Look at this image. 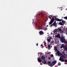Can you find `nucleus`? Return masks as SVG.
<instances>
[{"instance_id": "obj_1", "label": "nucleus", "mask_w": 67, "mask_h": 67, "mask_svg": "<svg viewBox=\"0 0 67 67\" xmlns=\"http://www.w3.org/2000/svg\"><path fill=\"white\" fill-rule=\"evenodd\" d=\"M60 40L62 43H65L66 41V39L65 38V37L63 36H61L60 38Z\"/></svg>"}, {"instance_id": "obj_2", "label": "nucleus", "mask_w": 67, "mask_h": 67, "mask_svg": "<svg viewBox=\"0 0 67 67\" xmlns=\"http://www.w3.org/2000/svg\"><path fill=\"white\" fill-rule=\"evenodd\" d=\"M54 21H55V19L54 18H52L50 21V22H49V25L52 24L54 22Z\"/></svg>"}, {"instance_id": "obj_3", "label": "nucleus", "mask_w": 67, "mask_h": 67, "mask_svg": "<svg viewBox=\"0 0 67 67\" xmlns=\"http://www.w3.org/2000/svg\"><path fill=\"white\" fill-rule=\"evenodd\" d=\"M52 18H55V20H56V21H60V19L57 18L55 16H53Z\"/></svg>"}, {"instance_id": "obj_4", "label": "nucleus", "mask_w": 67, "mask_h": 67, "mask_svg": "<svg viewBox=\"0 0 67 67\" xmlns=\"http://www.w3.org/2000/svg\"><path fill=\"white\" fill-rule=\"evenodd\" d=\"M57 63V62L56 60H54L52 62V66H54V65L55 64Z\"/></svg>"}, {"instance_id": "obj_5", "label": "nucleus", "mask_w": 67, "mask_h": 67, "mask_svg": "<svg viewBox=\"0 0 67 67\" xmlns=\"http://www.w3.org/2000/svg\"><path fill=\"white\" fill-rule=\"evenodd\" d=\"M48 66H53L52 63H51V62L48 61Z\"/></svg>"}, {"instance_id": "obj_6", "label": "nucleus", "mask_w": 67, "mask_h": 67, "mask_svg": "<svg viewBox=\"0 0 67 67\" xmlns=\"http://www.w3.org/2000/svg\"><path fill=\"white\" fill-rule=\"evenodd\" d=\"M39 33L41 35H42L44 34V32L42 31H40L39 32Z\"/></svg>"}, {"instance_id": "obj_7", "label": "nucleus", "mask_w": 67, "mask_h": 67, "mask_svg": "<svg viewBox=\"0 0 67 67\" xmlns=\"http://www.w3.org/2000/svg\"><path fill=\"white\" fill-rule=\"evenodd\" d=\"M42 59L43 60H45V58L44 57V55H42L41 57Z\"/></svg>"}, {"instance_id": "obj_8", "label": "nucleus", "mask_w": 67, "mask_h": 67, "mask_svg": "<svg viewBox=\"0 0 67 67\" xmlns=\"http://www.w3.org/2000/svg\"><path fill=\"white\" fill-rule=\"evenodd\" d=\"M55 36L56 37H58V38H59L60 36V35L59 34H58L57 35H55Z\"/></svg>"}, {"instance_id": "obj_9", "label": "nucleus", "mask_w": 67, "mask_h": 67, "mask_svg": "<svg viewBox=\"0 0 67 67\" xmlns=\"http://www.w3.org/2000/svg\"><path fill=\"white\" fill-rule=\"evenodd\" d=\"M59 60L62 62H64V61H65V59L63 58H60L59 59Z\"/></svg>"}, {"instance_id": "obj_10", "label": "nucleus", "mask_w": 67, "mask_h": 67, "mask_svg": "<svg viewBox=\"0 0 67 67\" xmlns=\"http://www.w3.org/2000/svg\"><path fill=\"white\" fill-rule=\"evenodd\" d=\"M60 21H58L59 22H60V21H62V23H63V24H65V21H63V20L62 19H60Z\"/></svg>"}, {"instance_id": "obj_11", "label": "nucleus", "mask_w": 67, "mask_h": 67, "mask_svg": "<svg viewBox=\"0 0 67 67\" xmlns=\"http://www.w3.org/2000/svg\"><path fill=\"white\" fill-rule=\"evenodd\" d=\"M38 62L39 63H41L42 62V60L40 58H38Z\"/></svg>"}, {"instance_id": "obj_12", "label": "nucleus", "mask_w": 67, "mask_h": 67, "mask_svg": "<svg viewBox=\"0 0 67 67\" xmlns=\"http://www.w3.org/2000/svg\"><path fill=\"white\" fill-rule=\"evenodd\" d=\"M53 25L54 26H55V27H57V25L56 23H53Z\"/></svg>"}, {"instance_id": "obj_13", "label": "nucleus", "mask_w": 67, "mask_h": 67, "mask_svg": "<svg viewBox=\"0 0 67 67\" xmlns=\"http://www.w3.org/2000/svg\"><path fill=\"white\" fill-rule=\"evenodd\" d=\"M58 32V29H56L54 30L53 31L54 33H56V32Z\"/></svg>"}, {"instance_id": "obj_14", "label": "nucleus", "mask_w": 67, "mask_h": 67, "mask_svg": "<svg viewBox=\"0 0 67 67\" xmlns=\"http://www.w3.org/2000/svg\"><path fill=\"white\" fill-rule=\"evenodd\" d=\"M44 61H42V62L43 63V64H46V61L45 60H43Z\"/></svg>"}, {"instance_id": "obj_15", "label": "nucleus", "mask_w": 67, "mask_h": 67, "mask_svg": "<svg viewBox=\"0 0 67 67\" xmlns=\"http://www.w3.org/2000/svg\"><path fill=\"white\" fill-rule=\"evenodd\" d=\"M63 47H64V44H62L60 47V48H62Z\"/></svg>"}, {"instance_id": "obj_16", "label": "nucleus", "mask_w": 67, "mask_h": 67, "mask_svg": "<svg viewBox=\"0 0 67 67\" xmlns=\"http://www.w3.org/2000/svg\"><path fill=\"white\" fill-rule=\"evenodd\" d=\"M57 54H58V55L59 56V55H60V52H59V51H58L57 52Z\"/></svg>"}, {"instance_id": "obj_17", "label": "nucleus", "mask_w": 67, "mask_h": 67, "mask_svg": "<svg viewBox=\"0 0 67 67\" xmlns=\"http://www.w3.org/2000/svg\"><path fill=\"white\" fill-rule=\"evenodd\" d=\"M59 25H64V24H63L62 22H60L59 23Z\"/></svg>"}, {"instance_id": "obj_18", "label": "nucleus", "mask_w": 67, "mask_h": 67, "mask_svg": "<svg viewBox=\"0 0 67 67\" xmlns=\"http://www.w3.org/2000/svg\"><path fill=\"white\" fill-rule=\"evenodd\" d=\"M49 18L50 19H52V18L53 17V16H52V15H50L48 16Z\"/></svg>"}, {"instance_id": "obj_19", "label": "nucleus", "mask_w": 67, "mask_h": 67, "mask_svg": "<svg viewBox=\"0 0 67 67\" xmlns=\"http://www.w3.org/2000/svg\"><path fill=\"white\" fill-rule=\"evenodd\" d=\"M48 48L50 49V48H51V45L49 44H48Z\"/></svg>"}, {"instance_id": "obj_20", "label": "nucleus", "mask_w": 67, "mask_h": 67, "mask_svg": "<svg viewBox=\"0 0 67 67\" xmlns=\"http://www.w3.org/2000/svg\"><path fill=\"white\" fill-rule=\"evenodd\" d=\"M55 43V42H54V41H52L50 43V44H53V43Z\"/></svg>"}, {"instance_id": "obj_21", "label": "nucleus", "mask_w": 67, "mask_h": 67, "mask_svg": "<svg viewBox=\"0 0 67 67\" xmlns=\"http://www.w3.org/2000/svg\"><path fill=\"white\" fill-rule=\"evenodd\" d=\"M51 40L50 39H48L47 40L48 42H51Z\"/></svg>"}, {"instance_id": "obj_22", "label": "nucleus", "mask_w": 67, "mask_h": 67, "mask_svg": "<svg viewBox=\"0 0 67 67\" xmlns=\"http://www.w3.org/2000/svg\"><path fill=\"white\" fill-rule=\"evenodd\" d=\"M64 50L66 51H67V47L64 49Z\"/></svg>"}, {"instance_id": "obj_23", "label": "nucleus", "mask_w": 67, "mask_h": 67, "mask_svg": "<svg viewBox=\"0 0 67 67\" xmlns=\"http://www.w3.org/2000/svg\"><path fill=\"white\" fill-rule=\"evenodd\" d=\"M64 19H66V20H67V17H65L63 18Z\"/></svg>"}, {"instance_id": "obj_24", "label": "nucleus", "mask_w": 67, "mask_h": 67, "mask_svg": "<svg viewBox=\"0 0 67 67\" xmlns=\"http://www.w3.org/2000/svg\"><path fill=\"white\" fill-rule=\"evenodd\" d=\"M61 65L60 63H58V66H60Z\"/></svg>"}, {"instance_id": "obj_25", "label": "nucleus", "mask_w": 67, "mask_h": 67, "mask_svg": "<svg viewBox=\"0 0 67 67\" xmlns=\"http://www.w3.org/2000/svg\"><path fill=\"white\" fill-rule=\"evenodd\" d=\"M51 57H54V55H53L52 54L51 55Z\"/></svg>"}, {"instance_id": "obj_26", "label": "nucleus", "mask_w": 67, "mask_h": 67, "mask_svg": "<svg viewBox=\"0 0 67 67\" xmlns=\"http://www.w3.org/2000/svg\"><path fill=\"white\" fill-rule=\"evenodd\" d=\"M58 30H59V31H62V29L60 28H58Z\"/></svg>"}, {"instance_id": "obj_27", "label": "nucleus", "mask_w": 67, "mask_h": 67, "mask_svg": "<svg viewBox=\"0 0 67 67\" xmlns=\"http://www.w3.org/2000/svg\"><path fill=\"white\" fill-rule=\"evenodd\" d=\"M55 51H57V49L56 48H55L54 49Z\"/></svg>"}, {"instance_id": "obj_28", "label": "nucleus", "mask_w": 67, "mask_h": 67, "mask_svg": "<svg viewBox=\"0 0 67 67\" xmlns=\"http://www.w3.org/2000/svg\"><path fill=\"white\" fill-rule=\"evenodd\" d=\"M49 38V39H50V40H51V39H52V37H50Z\"/></svg>"}, {"instance_id": "obj_29", "label": "nucleus", "mask_w": 67, "mask_h": 67, "mask_svg": "<svg viewBox=\"0 0 67 67\" xmlns=\"http://www.w3.org/2000/svg\"><path fill=\"white\" fill-rule=\"evenodd\" d=\"M48 59L49 60H50V59H51V58L50 57H49Z\"/></svg>"}, {"instance_id": "obj_30", "label": "nucleus", "mask_w": 67, "mask_h": 67, "mask_svg": "<svg viewBox=\"0 0 67 67\" xmlns=\"http://www.w3.org/2000/svg\"><path fill=\"white\" fill-rule=\"evenodd\" d=\"M60 32H61V33H63V31L62 30L60 31Z\"/></svg>"}, {"instance_id": "obj_31", "label": "nucleus", "mask_w": 67, "mask_h": 67, "mask_svg": "<svg viewBox=\"0 0 67 67\" xmlns=\"http://www.w3.org/2000/svg\"><path fill=\"white\" fill-rule=\"evenodd\" d=\"M56 23V21H55L54 23Z\"/></svg>"}, {"instance_id": "obj_32", "label": "nucleus", "mask_w": 67, "mask_h": 67, "mask_svg": "<svg viewBox=\"0 0 67 67\" xmlns=\"http://www.w3.org/2000/svg\"><path fill=\"white\" fill-rule=\"evenodd\" d=\"M63 58H64L65 59H66V57L64 56H63Z\"/></svg>"}, {"instance_id": "obj_33", "label": "nucleus", "mask_w": 67, "mask_h": 67, "mask_svg": "<svg viewBox=\"0 0 67 67\" xmlns=\"http://www.w3.org/2000/svg\"><path fill=\"white\" fill-rule=\"evenodd\" d=\"M52 26H53V25H51L50 26V27H52Z\"/></svg>"}, {"instance_id": "obj_34", "label": "nucleus", "mask_w": 67, "mask_h": 67, "mask_svg": "<svg viewBox=\"0 0 67 67\" xmlns=\"http://www.w3.org/2000/svg\"><path fill=\"white\" fill-rule=\"evenodd\" d=\"M45 29L47 30V28H45Z\"/></svg>"}, {"instance_id": "obj_35", "label": "nucleus", "mask_w": 67, "mask_h": 67, "mask_svg": "<svg viewBox=\"0 0 67 67\" xmlns=\"http://www.w3.org/2000/svg\"><path fill=\"white\" fill-rule=\"evenodd\" d=\"M36 45L37 46H38V44H36Z\"/></svg>"}, {"instance_id": "obj_36", "label": "nucleus", "mask_w": 67, "mask_h": 67, "mask_svg": "<svg viewBox=\"0 0 67 67\" xmlns=\"http://www.w3.org/2000/svg\"><path fill=\"white\" fill-rule=\"evenodd\" d=\"M64 62H65V63L67 62L66 61V60Z\"/></svg>"}, {"instance_id": "obj_37", "label": "nucleus", "mask_w": 67, "mask_h": 67, "mask_svg": "<svg viewBox=\"0 0 67 67\" xmlns=\"http://www.w3.org/2000/svg\"><path fill=\"white\" fill-rule=\"evenodd\" d=\"M63 53L64 54H65V53L64 52H63Z\"/></svg>"}, {"instance_id": "obj_38", "label": "nucleus", "mask_w": 67, "mask_h": 67, "mask_svg": "<svg viewBox=\"0 0 67 67\" xmlns=\"http://www.w3.org/2000/svg\"><path fill=\"white\" fill-rule=\"evenodd\" d=\"M42 15V16H43V15Z\"/></svg>"}, {"instance_id": "obj_39", "label": "nucleus", "mask_w": 67, "mask_h": 67, "mask_svg": "<svg viewBox=\"0 0 67 67\" xmlns=\"http://www.w3.org/2000/svg\"><path fill=\"white\" fill-rule=\"evenodd\" d=\"M62 18H63V17H62Z\"/></svg>"}, {"instance_id": "obj_40", "label": "nucleus", "mask_w": 67, "mask_h": 67, "mask_svg": "<svg viewBox=\"0 0 67 67\" xmlns=\"http://www.w3.org/2000/svg\"><path fill=\"white\" fill-rule=\"evenodd\" d=\"M64 63L65 64H66L65 63Z\"/></svg>"}, {"instance_id": "obj_41", "label": "nucleus", "mask_w": 67, "mask_h": 67, "mask_svg": "<svg viewBox=\"0 0 67 67\" xmlns=\"http://www.w3.org/2000/svg\"><path fill=\"white\" fill-rule=\"evenodd\" d=\"M66 62H67V60H66Z\"/></svg>"}, {"instance_id": "obj_42", "label": "nucleus", "mask_w": 67, "mask_h": 67, "mask_svg": "<svg viewBox=\"0 0 67 67\" xmlns=\"http://www.w3.org/2000/svg\"><path fill=\"white\" fill-rule=\"evenodd\" d=\"M51 34H52V32H51Z\"/></svg>"}, {"instance_id": "obj_43", "label": "nucleus", "mask_w": 67, "mask_h": 67, "mask_svg": "<svg viewBox=\"0 0 67 67\" xmlns=\"http://www.w3.org/2000/svg\"><path fill=\"white\" fill-rule=\"evenodd\" d=\"M39 15H40V14H39Z\"/></svg>"}, {"instance_id": "obj_44", "label": "nucleus", "mask_w": 67, "mask_h": 67, "mask_svg": "<svg viewBox=\"0 0 67 67\" xmlns=\"http://www.w3.org/2000/svg\"><path fill=\"white\" fill-rule=\"evenodd\" d=\"M66 10H67V9H66Z\"/></svg>"}]
</instances>
